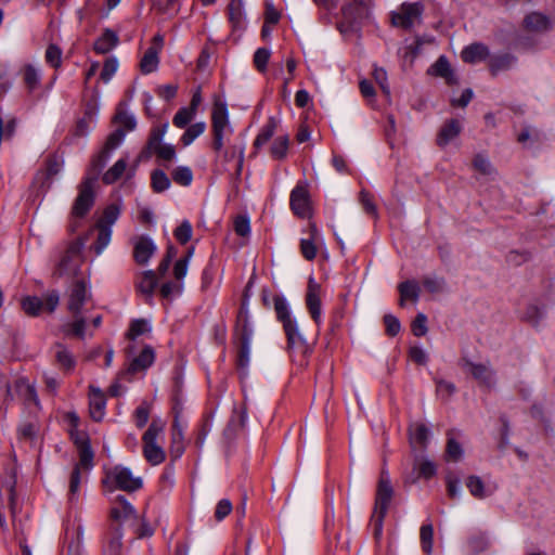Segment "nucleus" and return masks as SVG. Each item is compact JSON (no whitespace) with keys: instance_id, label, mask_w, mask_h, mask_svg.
Segmentation results:
<instances>
[{"instance_id":"obj_43","label":"nucleus","mask_w":555,"mask_h":555,"mask_svg":"<svg viewBox=\"0 0 555 555\" xmlns=\"http://www.w3.org/2000/svg\"><path fill=\"white\" fill-rule=\"evenodd\" d=\"M127 168V163L124 158L118 159L104 175L103 182L105 184L115 183L121 178Z\"/></svg>"},{"instance_id":"obj_15","label":"nucleus","mask_w":555,"mask_h":555,"mask_svg":"<svg viewBox=\"0 0 555 555\" xmlns=\"http://www.w3.org/2000/svg\"><path fill=\"white\" fill-rule=\"evenodd\" d=\"M105 406L106 399L104 393L101 391V389L94 386H90L89 411L92 420L95 422L102 421L105 415Z\"/></svg>"},{"instance_id":"obj_36","label":"nucleus","mask_w":555,"mask_h":555,"mask_svg":"<svg viewBox=\"0 0 555 555\" xmlns=\"http://www.w3.org/2000/svg\"><path fill=\"white\" fill-rule=\"evenodd\" d=\"M490 546V540L485 533H477L468 538L467 550L469 555H479Z\"/></svg>"},{"instance_id":"obj_31","label":"nucleus","mask_w":555,"mask_h":555,"mask_svg":"<svg viewBox=\"0 0 555 555\" xmlns=\"http://www.w3.org/2000/svg\"><path fill=\"white\" fill-rule=\"evenodd\" d=\"M524 23L526 28L532 31H544L551 28L550 18L546 15L537 12L528 14Z\"/></svg>"},{"instance_id":"obj_49","label":"nucleus","mask_w":555,"mask_h":555,"mask_svg":"<svg viewBox=\"0 0 555 555\" xmlns=\"http://www.w3.org/2000/svg\"><path fill=\"white\" fill-rule=\"evenodd\" d=\"M196 113L188 107L180 108L173 116L172 124L177 128H185L195 117Z\"/></svg>"},{"instance_id":"obj_17","label":"nucleus","mask_w":555,"mask_h":555,"mask_svg":"<svg viewBox=\"0 0 555 555\" xmlns=\"http://www.w3.org/2000/svg\"><path fill=\"white\" fill-rule=\"evenodd\" d=\"M428 74L443 78L449 86L457 83V77L444 55L439 56L438 60L429 67Z\"/></svg>"},{"instance_id":"obj_20","label":"nucleus","mask_w":555,"mask_h":555,"mask_svg":"<svg viewBox=\"0 0 555 555\" xmlns=\"http://www.w3.org/2000/svg\"><path fill=\"white\" fill-rule=\"evenodd\" d=\"M489 55L488 47L481 42H475L465 47L461 53L462 60L468 64L485 61Z\"/></svg>"},{"instance_id":"obj_44","label":"nucleus","mask_w":555,"mask_h":555,"mask_svg":"<svg viewBox=\"0 0 555 555\" xmlns=\"http://www.w3.org/2000/svg\"><path fill=\"white\" fill-rule=\"evenodd\" d=\"M289 139L287 135L278 137L270 149L271 156L274 159H284L287 155Z\"/></svg>"},{"instance_id":"obj_29","label":"nucleus","mask_w":555,"mask_h":555,"mask_svg":"<svg viewBox=\"0 0 555 555\" xmlns=\"http://www.w3.org/2000/svg\"><path fill=\"white\" fill-rule=\"evenodd\" d=\"M76 444L78 447L79 451V469L85 468L87 470L91 469L93 467V451L91 449V446L89 441L85 438L82 439H76Z\"/></svg>"},{"instance_id":"obj_7","label":"nucleus","mask_w":555,"mask_h":555,"mask_svg":"<svg viewBox=\"0 0 555 555\" xmlns=\"http://www.w3.org/2000/svg\"><path fill=\"white\" fill-rule=\"evenodd\" d=\"M60 302V294L57 291H50L43 299L37 296H27L22 299V308L29 317H38L42 310L52 313Z\"/></svg>"},{"instance_id":"obj_12","label":"nucleus","mask_w":555,"mask_h":555,"mask_svg":"<svg viewBox=\"0 0 555 555\" xmlns=\"http://www.w3.org/2000/svg\"><path fill=\"white\" fill-rule=\"evenodd\" d=\"M89 297L85 280L79 279L73 284L67 302L68 310L77 317Z\"/></svg>"},{"instance_id":"obj_8","label":"nucleus","mask_w":555,"mask_h":555,"mask_svg":"<svg viewBox=\"0 0 555 555\" xmlns=\"http://www.w3.org/2000/svg\"><path fill=\"white\" fill-rule=\"evenodd\" d=\"M80 263V247L76 244H70L61 257L53 274L57 278L76 276L78 274Z\"/></svg>"},{"instance_id":"obj_52","label":"nucleus","mask_w":555,"mask_h":555,"mask_svg":"<svg viewBox=\"0 0 555 555\" xmlns=\"http://www.w3.org/2000/svg\"><path fill=\"white\" fill-rule=\"evenodd\" d=\"M46 62L54 68H59L62 64V50L56 44H49L46 50Z\"/></svg>"},{"instance_id":"obj_41","label":"nucleus","mask_w":555,"mask_h":555,"mask_svg":"<svg viewBox=\"0 0 555 555\" xmlns=\"http://www.w3.org/2000/svg\"><path fill=\"white\" fill-rule=\"evenodd\" d=\"M151 185L155 193H162L170 188L171 181L165 171L155 169L151 175Z\"/></svg>"},{"instance_id":"obj_45","label":"nucleus","mask_w":555,"mask_h":555,"mask_svg":"<svg viewBox=\"0 0 555 555\" xmlns=\"http://www.w3.org/2000/svg\"><path fill=\"white\" fill-rule=\"evenodd\" d=\"M206 124L204 121L191 125L181 137L184 146L190 145L196 138L204 133Z\"/></svg>"},{"instance_id":"obj_33","label":"nucleus","mask_w":555,"mask_h":555,"mask_svg":"<svg viewBox=\"0 0 555 555\" xmlns=\"http://www.w3.org/2000/svg\"><path fill=\"white\" fill-rule=\"evenodd\" d=\"M153 362H154V351L151 347H145L141 351V353L131 361V363L128 367V371L130 373H135L138 371L145 370L149 366H151Z\"/></svg>"},{"instance_id":"obj_3","label":"nucleus","mask_w":555,"mask_h":555,"mask_svg":"<svg viewBox=\"0 0 555 555\" xmlns=\"http://www.w3.org/2000/svg\"><path fill=\"white\" fill-rule=\"evenodd\" d=\"M103 485L109 491L117 488L122 491L133 492L142 488L143 481L140 477H134L128 467L116 465L106 469Z\"/></svg>"},{"instance_id":"obj_53","label":"nucleus","mask_w":555,"mask_h":555,"mask_svg":"<svg viewBox=\"0 0 555 555\" xmlns=\"http://www.w3.org/2000/svg\"><path fill=\"white\" fill-rule=\"evenodd\" d=\"M114 121L119 125L118 128L127 131L134 130L137 126V120L134 116L127 114L126 112L119 111L114 118Z\"/></svg>"},{"instance_id":"obj_26","label":"nucleus","mask_w":555,"mask_h":555,"mask_svg":"<svg viewBox=\"0 0 555 555\" xmlns=\"http://www.w3.org/2000/svg\"><path fill=\"white\" fill-rule=\"evenodd\" d=\"M229 21L234 30H242L245 26L243 0H231L228 5Z\"/></svg>"},{"instance_id":"obj_42","label":"nucleus","mask_w":555,"mask_h":555,"mask_svg":"<svg viewBox=\"0 0 555 555\" xmlns=\"http://www.w3.org/2000/svg\"><path fill=\"white\" fill-rule=\"evenodd\" d=\"M23 79L27 89L31 92L40 85V72L34 65L28 64L23 68Z\"/></svg>"},{"instance_id":"obj_32","label":"nucleus","mask_w":555,"mask_h":555,"mask_svg":"<svg viewBox=\"0 0 555 555\" xmlns=\"http://www.w3.org/2000/svg\"><path fill=\"white\" fill-rule=\"evenodd\" d=\"M398 291L400 293V306H404L406 299L416 302L420 297V286L416 281L408 280L399 284Z\"/></svg>"},{"instance_id":"obj_18","label":"nucleus","mask_w":555,"mask_h":555,"mask_svg":"<svg viewBox=\"0 0 555 555\" xmlns=\"http://www.w3.org/2000/svg\"><path fill=\"white\" fill-rule=\"evenodd\" d=\"M465 486L468 489L469 493L478 500H483L490 495H492L496 486L490 487L485 483V481L476 475H470L467 477L465 481Z\"/></svg>"},{"instance_id":"obj_57","label":"nucleus","mask_w":555,"mask_h":555,"mask_svg":"<svg viewBox=\"0 0 555 555\" xmlns=\"http://www.w3.org/2000/svg\"><path fill=\"white\" fill-rule=\"evenodd\" d=\"M192 224L188 220H183L175 230V237L180 244H186L192 237Z\"/></svg>"},{"instance_id":"obj_2","label":"nucleus","mask_w":555,"mask_h":555,"mask_svg":"<svg viewBox=\"0 0 555 555\" xmlns=\"http://www.w3.org/2000/svg\"><path fill=\"white\" fill-rule=\"evenodd\" d=\"M254 331L249 324L248 311L242 308L235 327V336L237 339V369L243 375L247 374L250 361V344Z\"/></svg>"},{"instance_id":"obj_28","label":"nucleus","mask_w":555,"mask_h":555,"mask_svg":"<svg viewBox=\"0 0 555 555\" xmlns=\"http://www.w3.org/2000/svg\"><path fill=\"white\" fill-rule=\"evenodd\" d=\"M111 155L109 152L102 149L101 152L92 158L86 179H91V183H94L111 158Z\"/></svg>"},{"instance_id":"obj_50","label":"nucleus","mask_w":555,"mask_h":555,"mask_svg":"<svg viewBox=\"0 0 555 555\" xmlns=\"http://www.w3.org/2000/svg\"><path fill=\"white\" fill-rule=\"evenodd\" d=\"M420 538L423 551L427 554H430L433 551L434 538V528L431 524H426L421 527Z\"/></svg>"},{"instance_id":"obj_62","label":"nucleus","mask_w":555,"mask_h":555,"mask_svg":"<svg viewBox=\"0 0 555 555\" xmlns=\"http://www.w3.org/2000/svg\"><path fill=\"white\" fill-rule=\"evenodd\" d=\"M118 68V61L116 57H108L104 62L103 69L101 72V79L104 82H108L112 77L115 75L116 70Z\"/></svg>"},{"instance_id":"obj_54","label":"nucleus","mask_w":555,"mask_h":555,"mask_svg":"<svg viewBox=\"0 0 555 555\" xmlns=\"http://www.w3.org/2000/svg\"><path fill=\"white\" fill-rule=\"evenodd\" d=\"M545 317V310L535 305H530L527 307L524 318L532 325H538L541 320Z\"/></svg>"},{"instance_id":"obj_63","label":"nucleus","mask_w":555,"mask_h":555,"mask_svg":"<svg viewBox=\"0 0 555 555\" xmlns=\"http://www.w3.org/2000/svg\"><path fill=\"white\" fill-rule=\"evenodd\" d=\"M16 388L25 393V400L33 401L35 404L39 403L36 389L33 385L24 379H20L16 382Z\"/></svg>"},{"instance_id":"obj_59","label":"nucleus","mask_w":555,"mask_h":555,"mask_svg":"<svg viewBox=\"0 0 555 555\" xmlns=\"http://www.w3.org/2000/svg\"><path fill=\"white\" fill-rule=\"evenodd\" d=\"M85 330L86 320L83 318H76L74 322L64 328V333L66 335H74L82 339L85 337Z\"/></svg>"},{"instance_id":"obj_30","label":"nucleus","mask_w":555,"mask_h":555,"mask_svg":"<svg viewBox=\"0 0 555 555\" xmlns=\"http://www.w3.org/2000/svg\"><path fill=\"white\" fill-rule=\"evenodd\" d=\"M516 63V57L509 53L494 55L490 59L489 68L493 76L499 72L512 68Z\"/></svg>"},{"instance_id":"obj_46","label":"nucleus","mask_w":555,"mask_h":555,"mask_svg":"<svg viewBox=\"0 0 555 555\" xmlns=\"http://www.w3.org/2000/svg\"><path fill=\"white\" fill-rule=\"evenodd\" d=\"M234 413H237V421H235L234 417L230 420L228 427L224 430V435L227 437L234 436L236 428H243L247 420V408L245 405L240 411L234 409Z\"/></svg>"},{"instance_id":"obj_58","label":"nucleus","mask_w":555,"mask_h":555,"mask_svg":"<svg viewBox=\"0 0 555 555\" xmlns=\"http://www.w3.org/2000/svg\"><path fill=\"white\" fill-rule=\"evenodd\" d=\"M149 330V323L145 320H134L130 324L129 331L127 332V337L129 339H135L140 335L146 333Z\"/></svg>"},{"instance_id":"obj_48","label":"nucleus","mask_w":555,"mask_h":555,"mask_svg":"<svg viewBox=\"0 0 555 555\" xmlns=\"http://www.w3.org/2000/svg\"><path fill=\"white\" fill-rule=\"evenodd\" d=\"M125 137L126 131L121 128H117L107 137L103 149L112 154L124 142Z\"/></svg>"},{"instance_id":"obj_60","label":"nucleus","mask_w":555,"mask_h":555,"mask_svg":"<svg viewBox=\"0 0 555 555\" xmlns=\"http://www.w3.org/2000/svg\"><path fill=\"white\" fill-rule=\"evenodd\" d=\"M474 168L481 175L491 176L494 173V169L487 157L483 155H476L473 162Z\"/></svg>"},{"instance_id":"obj_22","label":"nucleus","mask_w":555,"mask_h":555,"mask_svg":"<svg viewBox=\"0 0 555 555\" xmlns=\"http://www.w3.org/2000/svg\"><path fill=\"white\" fill-rule=\"evenodd\" d=\"M429 429L423 423H414L409 428L410 444L412 448L425 449L428 443Z\"/></svg>"},{"instance_id":"obj_39","label":"nucleus","mask_w":555,"mask_h":555,"mask_svg":"<svg viewBox=\"0 0 555 555\" xmlns=\"http://www.w3.org/2000/svg\"><path fill=\"white\" fill-rule=\"evenodd\" d=\"M276 128V121L274 118H269L268 122L261 128L260 132L257 134L254 141V147L260 149L264 144L269 142V140L273 137Z\"/></svg>"},{"instance_id":"obj_56","label":"nucleus","mask_w":555,"mask_h":555,"mask_svg":"<svg viewBox=\"0 0 555 555\" xmlns=\"http://www.w3.org/2000/svg\"><path fill=\"white\" fill-rule=\"evenodd\" d=\"M423 285L429 293L436 294L444 291L446 281L443 278L428 275L423 279Z\"/></svg>"},{"instance_id":"obj_6","label":"nucleus","mask_w":555,"mask_h":555,"mask_svg":"<svg viewBox=\"0 0 555 555\" xmlns=\"http://www.w3.org/2000/svg\"><path fill=\"white\" fill-rule=\"evenodd\" d=\"M423 12L424 4L422 2H404L397 11L391 13V23L396 27L405 30L411 29L415 25L421 24Z\"/></svg>"},{"instance_id":"obj_23","label":"nucleus","mask_w":555,"mask_h":555,"mask_svg":"<svg viewBox=\"0 0 555 555\" xmlns=\"http://www.w3.org/2000/svg\"><path fill=\"white\" fill-rule=\"evenodd\" d=\"M119 42L115 31L106 28L103 34L95 40L93 49L98 54H106L112 51Z\"/></svg>"},{"instance_id":"obj_35","label":"nucleus","mask_w":555,"mask_h":555,"mask_svg":"<svg viewBox=\"0 0 555 555\" xmlns=\"http://www.w3.org/2000/svg\"><path fill=\"white\" fill-rule=\"evenodd\" d=\"M158 50L155 47H150L140 61V69L145 75L151 74L158 68Z\"/></svg>"},{"instance_id":"obj_37","label":"nucleus","mask_w":555,"mask_h":555,"mask_svg":"<svg viewBox=\"0 0 555 555\" xmlns=\"http://www.w3.org/2000/svg\"><path fill=\"white\" fill-rule=\"evenodd\" d=\"M274 310L278 320L282 322L283 326L295 322V320L291 318L289 307L285 297L274 296Z\"/></svg>"},{"instance_id":"obj_19","label":"nucleus","mask_w":555,"mask_h":555,"mask_svg":"<svg viewBox=\"0 0 555 555\" xmlns=\"http://www.w3.org/2000/svg\"><path fill=\"white\" fill-rule=\"evenodd\" d=\"M156 251V245L147 236H141L134 243L133 257L139 264H145Z\"/></svg>"},{"instance_id":"obj_61","label":"nucleus","mask_w":555,"mask_h":555,"mask_svg":"<svg viewBox=\"0 0 555 555\" xmlns=\"http://www.w3.org/2000/svg\"><path fill=\"white\" fill-rule=\"evenodd\" d=\"M270 55V50L266 48H259L256 50L254 54V64L259 72L266 70Z\"/></svg>"},{"instance_id":"obj_4","label":"nucleus","mask_w":555,"mask_h":555,"mask_svg":"<svg viewBox=\"0 0 555 555\" xmlns=\"http://www.w3.org/2000/svg\"><path fill=\"white\" fill-rule=\"evenodd\" d=\"M94 204L93 183L91 179H85L80 186L72 208V219L69 224L70 232H76L79 228V219H82Z\"/></svg>"},{"instance_id":"obj_13","label":"nucleus","mask_w":555,"mask_h":555,"mask_svg":"<svg viewBox=\"0 0 555 555\" xmlns=\"http://www.w3.org/2000/svg\"><path fill=\"white\" fill-rule=\"evenodd\" d=\"M291 208L295 215L301 218L310 215L309 194L305 186L297 185L291 193Z\"/></svg>"},{"instance_id":"obj_21","label":"nucleus","mask_w":555,"mask_h":555,"mask_svg":"<svg viewBox=\"0 0 555 555\" xmlns=\"http://www.w3.org/2000/svg\"><path fill=\"white\" fill-rule=\"evenodd\" d=\"M54 349V359L56 365L60 370L65 373L72 372L76 365V360L73 353L60 343H56L53 347Z\"/></svg>"},{"instance_id":"obj_16","label":"nucleus","mask_w":555,"mask_h":555,"mask_svg":"<svg viewBox=\"0 0 555 555\" xmlns=\"http://www.w3.org/2000/svg\"><path fill=\"white\" fill-rule=\"evenodd\" d=\"M111 516L114 520L125 522L137 518L135 509L125 495H118L112 507Z\"/></svg>"},{"instance_id":"obj_27","label":"nucleus","mask_w":555,"mask_h":555,"mask_svg":"<svg viewBox=\"0 0 555 555\" xmlns=\"http://www.w3.org/2000/svg\"><path fill=\"white\" fill-rule=\"evenodd\" d=\"M461 124L456 119L447 121L440 129L437 137V144L439 146H446L450 141L456 138L461 132Z\"/></svg>"},{"instance_id":"obj_14","label":"nucleus","mask_w":555,"mask_h":555,"mask_svg":"<svg viewBox=\"0 0 555 555\" xmlns=\"http://www.w3.org/2000/svg\"><path fill=\"white\" fill-rule=\"evenodd\" d=\"M343 15L351 26L360 25L369 17L367 4L363 0H352L343 7Z\"/></svg>"},{"instance_id":"obj_11","label":"nucleus","mask_w":555,"mask_h":555,"mask_svg":"<svg viewBox=\"0 0 555 555\" xmlns=\"http://www.w3.org/2000/svg\"><path fill=\"white\" fill-rule=\"evenodd\" d=\"M321 285L310 276L308 280V287L306 294V305L309 313L315 323L321 321Z\"/></svg>"},{"instance_id":"obj_24","label":"nucleus","mask_w":555,"mask_h":555,"mask_svg":"<svg viewBox=\"0 0 555 555\" xmlns=\"http://www.w3.org/2000/svg\"><path fill=\"white\" fill-rule=\"evenodd\" d=\"M287 336V343L289 349H297L299 352L305 353L307 351V344L302 335L299 333L296 321L283 326Z\"/></svg>"},{"instance_id":"obj_34","label":"nucleus","mask_w":555,"mask_h":555,"mask_svg":"<svg viewBox=\"0 0 555 555\" xmlns=\"http://www.w3.org/2000/svg\"><path fill=\"white\" fill-rule=\"evenodd\" d=\"M413 468H414V470H417V476L411 478L410 479L411 482H414L417 478L429 479L437 472L435 463L427 459H423V457L415 459Z\"/></svg>"},{"instance_id":"obj_9","label":"nucleus","mask_w":555,"mask_h":555,"mask_svg":"<svg viewBox=\"0 0 555 555\" xmlns=\"http://www.w3.org/2000/svg\"><path fill=\"white\" fill-rule=\"evenodd\" d=\"M461 365L480 386L492 388L495 385V372L489 362L476 363L468 359H462Z\"/></svg>"},{"instance_id":"obj_40","label":"nucleus","mask_w":555,"mask_h":555,"mask_svg":"<svg viewBox=\"0 0 555 555\" xmlns=\"http://www.w3.org/2000/svg\"><path fill=\"white\" fill-rule=\"evenodd\" d=\"M96 229L99 230L96 242L93 246L96 255L102 254V251L107 247L112 237V228L107 225H103V223H96Z\"/></svg>"},{"instance_id":"obj_64","label":"nucleus","mask_w":555,"mask_h":555,"mask_svg":"<svg viewBox=\"0 0 555 555\" xmlns=\"http://www.w3.org/2000/svg\"><path fill=\"white\" fill-rule=\"evenodd\" d=\"M426 323L427 317L424 313H418L412 322L413 334L417 337L424 336L428 331Z\"/></svg>"},{"instance_id":"obj_38","label":"nucleus","mask_w":555,"mask_h":555,"mask_svg":"<svg viewBox=\"0 0 555 555\" xmlns=\"http://www.w3.org/2000/svg\"><path fill=\"white\" fill-rule=\"evenodd\" d=\"M157 286L156 273L153 270H147L142 273V278L137 284L138 289L146 295L152 296Z\"/></svg>"},{"instance_id":"obj_5","label":"nucleus","mask_w":555,"mask_h":555,"mask_svg":"<svg viewBox=\"0 0 555 555\" xmlns=\"http://www.w3.org/2000/svg\"><path fill=\"white\" fill-rule=\"evenodd\" d=\"M164 430V423L159 420H154L147 430L143 435V454L149 463L158 465L165 460V452L162 447L156 443V439Z\"/></svg>"},{"instance_id":"obj_10","label":"nucleus","mask_w":555,"mask_h":555,"mask_svg":"<svg viewBox=\"0 0 555 555\" xmlns=\"http://www.w3.org/2000/svg\"><path fill=\"white\" fill-rule=\"evenodd\" d=\"M392 496L393 488L389 475L386 470H382L376 490L374 512L387 514Z\"/></svg>"},{"instance_id":"obj_25","label":"nucleus","mask_w":555,"mask_h":555,"mask_svg":"<svg viewBox=\"0 0 555 555\" xmlns=\"http://www.w3.org/2000/svg\"><path fill=\"white\" fill-rule=\"evenodd\" d=\"M319 231L315 227V224H310V237L309 238H301L300 240V251L302 257L306 260H313L317 256L318 248H317V241L319 238Z\"/></svg>"},{"instance_id":"obj_1","label":"nucleus","mask_w":555,"mask_h":555,"mask_svg":"<svg viewBox=\"0 0 555 555\" xmlns=\"http://www.w3.org/2000/svg\"><path fill=\"white\" fill-rule=\"evenodd\" d=\"M211 146L217 153V158L222 163L237 159L236 171L241 172L244 160V143H230L233 127L230 124L229 111L225 102L216 101L211 111Z\"/></svg>"},{"instance_id":"obj_55","label":"nucleus","mask_w":555,"mask_h":555,"mask_svg":"<svg viewBox=\"0 0 555 555\" xmlns=\"http://www.w3.org/2000/svg\"><path fill=\"white\" fill-rule=\"evenodd\" d=\"M119 214V207L115 204H112L104 209L103 216L98 223H103V225L112 228V225L117 221Z\"/></svg>"},{"instance_id":"obj_51","label":"nucleus","mask_w":555,"mask_h":555,"mask_svg":"<svg viewBox=\"0 0 555 555\" xmlns=\"http://www.w3.org/2000/svg\"><path fill=\"white\" fill-rule=\"evenodd\" d=\"M92 116L93 113L91 109H87L85 116L77 121L75 134L78 137L88 135L92 129Z\"/></svg>"},{"instance_id":"obj_47","label":"nucleus","mask_w":555,"mask_h":555,"mask_svg":"<svg viewBox=\"0 0 555 555\" xmlns=\"http://www.w3.org/2000/svg\"><path fill=\"white\" fill-rule=\"evenodd\" d=\"M172 180L182 186H189L193 181V172L188 166L177 167L172 173Z\"/></svg>"}]
</instances>
